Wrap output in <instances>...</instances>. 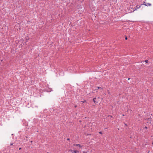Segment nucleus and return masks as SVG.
<instances>
[{"instance_id":"f257e3e1","label":"nucleus","mask_w":153,"mask_h":153,"mask_svg":"<svg viewBox=\"0 0 153 153\" xmlns=\"http://www.w3.org/2000/svg\"><path fill=\"white\" fill-rule=\"evenodd\" d=\"M140 6H139V5L136 6V7L134 8V9L133 11L137 10V9L140 8Z\"/></svg>"},{"instance_id":"f03ea898","label":"nucleus","mask_w":153,"mask_h":153,"mask_svg":"<svg viewBox=\"0 0 153 153\" xmlns=\"http://www.w3.org/2000/svg\"><path fill=\"white\" fill-rule=\"evenodd\" d=\"M71 151L72 152V153H78L79 151L77 150H71Z\"/></svg>"},{"instance_id":"7ed1b4c3","label":"nucleus","mask_w":153,"mask_h":153,"mask_svg":"<svg viewBox=\"0 0 153 153\" xmlns=\"http://www.w3.org/2000/svg\"><path fill=\"white\" fill-rule=\"evenodd\" d=\"M147 3L146 2H144V3L143 4H141V5H144L145 6H147V4H146Z\"/></svg>"},{"instance_id":"20e7f679","label":"nucleus","mask_w":153,"mask_h":153,"mask_svg":"<svg viewBox=\"0 0 153 153\" xmlns=\"http://www.w3.org/2000/svg\"><path fill=\"white\" fill-rule=\"evenodd\" d=\"M96 98H94L93 99V101L94 102H96V101H95V100H96Z\"/></svg>"},{"instance_id":"39448f33","label":"nucleus","mask_w":153,"mask_h":153,"mask_svg":"<svg viewBox=\"0 0 153 153\" xmlns=\"http://www.w3.org/2000/svg\"><path fill=\"white\" fill-rule=\"evenodd\" d=\"M147 5H148L149 6H151V4L149 3H147L146 4Z\"/></svg>"},{"instance_id":"423d86ee","label":"nucleus","mask_w":153,"mask_h":153,"mask_svg":"<svg viewBox=\"0 0 153 153\" xmlns=\"http://www.w3.org/2000/svg\"><path fill=\"white\" fill-rule=\"evenodd\" d=\"M76 146H79L80 147H81L82 146H81L80 144H76Z\"/></svg>"},{"instance_id":"0eeeda50","label":"nucleus","mask_w":153,"mask_h":153,"mask_svg":"<svg viewBox=\"0 0 153 153\" xmlns=\"http://www.w3.org/2000/svg\"><path fill=\"white\" fill-rule=\"evenodd\" d=\"M108 117H110V119H111V118L112 117V116H111V115H108Z\"/></svg>"},{"instance_id":"6e6552de","label":"nucleus","mask_w":153,"mask_h":153,"mask_svg":"<svg viewBox=\"0 0 153 153\" xmlns=\"http://www.w3.org/2000/svg\"><path fill=\"white\" fill-rule=\"evenodd\" d=\"M96 89V90H97L98 89H102V88L101 87H98Z\"/></svg>"},{"instance_id":"1a4fd4ad","label":"nucleus","mask_w":153,"mask_h":153,"mask_svg":"<svg viewBox=\"0 0 153 153\" xmlns=\"http://www.w3.org/2000/svg\"><path fill=\"white\" fill-rule=\"evenodd\" d=\"M144 62H146V63H148V61L147 60H145Z\"/></svg>"},{"instance_id":"9d476101","label":"nucleus","mask_w":153,"mask_h":153,"mask_svg":"<svg viewBox=\"0 0 153 153\" xmlns=\"http://www.w3.org/2000/svg\"><path fill=\"white\" fill-rule=\"evenodd\" d=\"M99 133L100 134H102V132H101V131L99 132Z\"/></svg>"},{"instance_id":"9b49d317","label":"nucleus","mask_w":153,"mask_h":153,"mask_svg":"<svg viewBox=\"0 0 153 153\" xmlns=\"http://www.w3.org/2000/svg\"><path fill=\"white\" fill-rule=\"evenodd\" d=\"M144 128L147 129L148 128L146 126H145Z\"/></svg>"},{"instance_id":"f8f14e48","label":"nucleus","mask_w":153,"mask_h":153,"mask_svg":"<svg viewBox=\"0 0 153 153\" xmlns=\"http://www.w3.org/2000/svg\"><path fill=\"white\" fill-rule=\"evenodd\" d=\"M127 38L126 36L125 37V39L127 40Z\"/></svg>"},{"instance_id":"ddd939ff","label":"nucleus","mask_w":153,"mask_h":153,"mask_svg":"<svg viewBox=\"0 0 153 153\" xmlns=\"http://www.w3.org/2000/svg\"><path fill=\"white\" fill-rule=\"evenodd\" d=\"M70 140V139L69 138H68L67 139V140Z\"/></svg>"},{"instance_id":"4468645a","label":"nucleus","mask_w":153,"mask_h":153,"mask_svg":"<svg viewBox=\"0 0 153 153\" xmlns=\"http://www.w3.org/2000/svg\"><path fill=\"white\" fill-rule=\"evenodd\" d=\"M10 146H11V145H13V144L12 143H10Z\"/></svg>"},{"instance_id":"2eb2a0df","label":"nucleus","mask_w":153,"mask_h":153,"mask_svg":"<svg viewBox=\"0 0 153 153\" xmlns=\"http://www.w3.org/2000/svg\"><path fill=\"white\" fill-rule=\"evenodd\" d=\"M21 148H19V150H21Z\"/></svg>"},{"instance_id":"dca6fc26","label":"nucleus","mask_w":153,"mask_h":153,"mask_svg":"<svg viewBox=\"0 0 153 153\" xmlns=\"http://www.w3.org/2000/svg\"><path fill=\"white\" fill-rule=\"evenodd\" d=\"M77 107V105H75V107L76 108Z\"/></svg>"},{"instance_id":"f3484780","label":"nucleus","mask_w":153,"mask_h":153,"mask_svg":"<svg viewBox=\"0 0 153 153\" xmlns=\"http://www.w3.org/2000/svg\"><path fill=\"white\" fill-rule=\"evenodd\" d=\"M26 137V138H27V137L26 136V137Z\"/></svg>"},{"instance_id":"a211bd4d","label":"nucleus","mask_w":153,"mask_h":153,"mask_svg":"<svg viewBox=\"0 0 153 153\" xmlns=\"http://www.w3.org/2000/svg\"><path fill=\"white\" fill-rule=\"evenodd\" d=\"M30 142H31V143H32V141H31Z\"/></svg>"},{"instance_id":"6ab92c4d","label":"nucleus","mask_w":153,"mask_h":153,"mask_svg":"<svg viewBox=\"0 0 153 153\" xmlns=\"http://www.w3.org/2000/svg\"><path fill=\"white\" fill-rule=\"evenodd\" d=\"M84 102V101H83V102Z\"/></svg>"},{"instance_id":"aec40b11","label":"nucleus","mask_w":153,"mask_h":153,"mask_svg":"<svg viewBox=\"0 0 153 153\" xmlns=\"http://www.w3.org/2000/svg\"><path fill=\"white\" fill-rule=\"evenodd\" d=\"M152 144L153 145V142H152Z\"/></svg>"}]
</instances>
